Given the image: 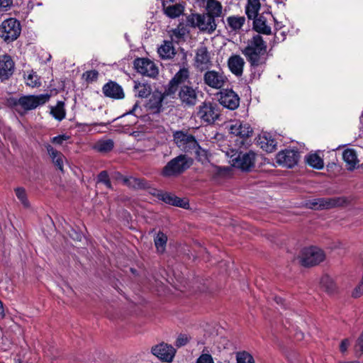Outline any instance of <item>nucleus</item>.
I'll return each instance as SVG.
<instances>
[{"mask_svg": "<svg viewBox=\"0 0 363 363\" xmlns=\"http://www.w3.org/2000/svg\"><path fill=\"white\" fill-rule=\"evenodd\" d=\"M280 35H281V38L279 36L277 33H275V37L274 38L279 42V41H283L284 40V38H285L284 32H281Z\"/></svg>", "mask_w": 363, "mask_h": 363, "instance_id": "nucleus-55", "label": "nucleus"}, {"mask_svg": "<svg viewBox=\"0 0 363 363\" xmlns=\"http://www.w3.org/2000/svg\"><path fill=\"white\" fill-rule=\"evenodd\" d=\"M75 234H76V237H75V238H74V239H76V240H81V238H82V235H81V234H79V233H75Z\"/></svg>", "mask_w": 363, "mask_h": 363, "instance_id": "nucleus-61", "label": "nucleus"}, {"mask_svg": "<svg viewBox=\"0 0 363 363\" xmlns=\"http://www.w3.org/2000/svg\"><path fill=\"white\" fill-rule=\"evenodd\" d=\"M274 301H275L278 304H281V305H283V304H284V299H283L281 297L275 296V297H274Z\"/></svg>", "mask_w": 363, "mask_h": 363, "instance_id": "nucleus-57", "label": "nucleus"}, {"mask_svg": "<svg viewBox=\"0 0 363 363\" xmlns=\"http://www.w3.org/2000/svg\"><path fill=\"white\" fill-rule=\"evenodd\" d=\"M253 19V29L255 31L264 35L271 34V28L267 24V19L264 16H258Z\"/></svg>", "mask_w": 363, "mask_h": 363, "instance_id": "nucleus-28", "label": "nucleus"}, {"mask_svg": "<svg viewBox=\"0 0 363 363\" xmlns=\"http://www.w3.org/2000/svg\"><path fill=\"white\" fill-rule=\"evenodd\" d=\"M82 76L83 78L86 80V82L90 83L97 80L99 72L98 71L93 69L85 72Z\"/></svg>", "mask_w": 363, "mask_h": 363, "instance_id": "nucleus-46", "label": "nucleus"}, {"mask_svg": "<svg viewBox=\"0 0 363 363\" xmlns=\"http://www.w3.org/2000/svg\"><path fill=\"white\" fill-rule=\"evenodd\" d=\"M164 13L169 18H174L179 17L183 12V6L180 4L166 6L163 7Z\"/></svg>", "mask_w": 363, "mask_h": 363, "instance_id": "nucleus-38", "label": "nucleus"}, {"mask_svg": "<svg viewBox=\"0 0 363 363\" xmlns=\"http://www.w3.org/2000/svg\"><path fill=\"white\" fill-rule=\"evenodd\" d=\"M126 114H131L135 116L136 117H139L142 114V108L139 106L138 103L136 102L133 106L132 109L130 110Z\"/></svg>", "mask_w": 363, "mask_h": 363, "instance_id": "nucleus-49", "label": "nucleus"}, {"mask_svg": "<svg viewBox=\"0 0 363 363\" xmlns=\"http://www.w3.org/2000/svg\"><path fill=\"white\" fill-rule=\"evenodd\" d=\"M179 84L177 83H173L172 79H171L165 87L164 91L162 92L164 94V98L166 96H174L178 90Z\"/></svg>", "mask_w": 363, "mask_h": 363, "instance_id": "nucleus-45", "label": "nucleus"}, {"mask_svg": "<svg viewBox=\"0 0 363 363\" xmlns=\"http://www.w3.org/2000/svg\"><path fill=\"white\" fill-rule=\"evenodd\" d=\"M26 84L31 87H36L40 85V81L35 72L31 71L25 78Z\"/></svg>", "mask_w": 363, "mask_h": 363, "instance_id": "nucleus-44", "label": "nucleus"}, {"mask_svg": "<svg viewBox=\"0 0 363 363\" xmlns=\"http://www.w3.org/2000/svg\"><path fill=\"white\" fill-rule=\"evenodd\" d=\"M299 157L300 155L297 150L285 149L278 152L276 161L282 167L292 168L297 164Z\"/></svg>", "mask_w": 363, "mask_h": 363, "instance_id": "nucleus-15", "label": "nucleus"}, {"mask_svg": "<svg viewBox=\"0 0 363 363\" xmlns=\"http://www.w3.org/2000/svg\"><path fill=\"white\" fill-rule=\"evenodd\" d=\"M196 363H214L211 354L203 353L196 360Z\"/></svg>", "mask_w": 363, "mask_h": 363, "instance_id": "nucleus-48", "label": "nucleus"}, {"mask_svg": "<svg viewBox=\"0 0 363 363\" xmlns=\"http://www.w3.org/2000/svg\"><path fill=\"white\" fill-rule=\"evenodd\" d=\"M193 160L186 155H179L172 159L163 167L162 175L164 177H177L189 169Z\"/></svg>", "mask_w": 363, "mask_h": 363, "instance_id": "nucleus-2", "label": "nucleus"}, {"mask_svg": "<svg viewBox=\"0 0 363 363\" xmlns=\"http://www.w3.org/2000/svg\"><path fill=\"white\" fill-rule=\"evenodd\" d=\"M256 154L253 151H237L230 156L232 165L243 172L251 171L255 164Z\"/></svg>", "mask_w": 363, "mask_h": 363, "instance_id": "nucleus-4", "label": "nucleus"}, {"mask_svg": "<svg viewBox=\"0 0 363 363\" xmlns=\"http://www.w3.org/2000/svg\"><path fill=\"white\" fill-rule=\"evenodd\" d=\"M245 64L244 59L238 55H231L228 60L229 69L237 77L242 75Z\"/></svg>", "mask_w": 363, "mask_h": 363, "instance_id": "nucleus-23", "label": "nucleus"}, {"mask_svg": "<svg viewBox=\"0 0 363 363\" xmlns=\"http://www.w3.org/2000/svg\"><path fill=\"white\" fill-rule=\"evenodd\" d=\"M64 102L58 101L57 105L51 108V114L55 119L60 121H62L65 117V111L64 108Z\"/></svg>", "mask_w": 363, "mask_h": 363, "instance_id": "nucleus-41", "label": "nucleus"}, {"mask_svg": "<svg viewBox=\"0 0 363 363\" xmlns=\"http://www.w3.org/2000/svg\"><path fill=\"white\" fill-rule=\"evenodd\" d=\"M154 242L157 250L160 253L164 252L167 242V235L162 232L160 231L155 237Z\"/></svg>", "mask_w": 363, "mask_h": 363, "instance_id": "nucleus-39", "label": "nucleus"}, {"mask_svg": "<svg viewBox=\"0 0 363 363\" xmlns=\"http://www.w3.org/2000/svg\"><path fill=\"white\" fill-rule=\"evenodd\" d=\"M208 14L213 16V18L219 17L222 13V5L217 0H208L206 5Z\"/></svg>", "mask_w": 363, "mask_h": 363, "instance_id": "nucleus-34", "label": "nucleus"}, {"mask_svg": "<svg viewBox=\"0 0 363 363\" xmlns=\"http://www.w3.org/2000/svg\"><path fill=\"white\" fill-rule=\"evenodd\" d=\"M173 138L174 143L182 150L186 152H198L199 145L193 135L177 130L174 133Z\"/></svg>", "mask_w": 363, "mask_h": 363, "instance_id": "nucleus-7", "label": "nucleus"}, {"mask_svg": "<svg viewBox=\"0 0 363 363\" xmlns=\"http://www.w3.org/2000/svg\"><path fill=\"white\" fill-rule=\"evenodd\" d=\"M45 147L50 157L55 166L62 172H64V160L65 156L62 152L55 149L50 144L45 143Z\"/></svg>", "mask_w": 363, "mask_h": 363, "instance_id": "nucleus-22", "label": "nucleus"}, {"mask_svg": "<svg viewBox=\"0 0 363 363\" xmlns=\"http://www.w3.org/2000/svg\"><path fill=\"white\" fill-rule=\"evenodd\" d=\"M15 64L12 58L4 55L0 57V79L1 81L9 79L13 74Z\"/></svg>", "mask_w": 363, "mask_h": 363, "instance_id": "nucleus-18", "label": "nucleus"}, {"mask_svg": "<svg viewBox=\"0 0 363 363\" xmlns=\"http://www.w3.org/2000/svg\"><path fill=\"white\" fill-rule=\"evenodd\" d=\"M157 52L163 60L172 59L176 55L172 42L169 40H164L163 44L158 48Z\"/></svg>", "mask_w": 363, "mask_h": 363, "instance_id": "nucleus-26", "label": "nucleus"}, {"mask_svg": "<svg viewBox=\"0 0 363 363\" xmlns=\"http://www.w3.org/2000/svg\"><path fill=\"white\" fill-rule=\"evenodd\" d=\"M227 77L222 71L208 70L203 74L205 84L211 88L221 89L227 82Z\"/></svg>", "mask_w": 363, "mask_h": 363, "instance_id": "nucleus-16", "label": "nucleus"}, {"mask_svg": "<svg viewBox=\"0 0 363 363\" xmlns=\"http://www.w3.org/2000/svg\"><path fill=\"white\" fill-rule=\"evenodd\" d=\"M98 182L104 183L109 179L108 174L106 171L101 172L98 175Z\"/></svg>", "mask_w": 363, "mask_h": 363, "instance_id": "nucleus-51", "label": "nucleus"}, {"mask_svg": "<svg viewBox=\"0 0 363 363\" xmlns=\"http://www.w3.org/2000/svg\"><path fill=\"white\" fill-rule=\"evenodd\" d=\"M150 189V194H151L152 195L156 196L157 199H158V194H160V193H162V191L161 190H158V189H154V188H148Z\"/></svg>", "mask_w": 363, "mask_h": 363, "instance_id": "nucleus-54", "label": "nucleus"}, {"mask_svg": "<svg viewBox=\"0 0 363 363\" xmlns=\"http://www.w3.org/2000/svg\"><path fill=\"white\" fill-rule=\"evenodd\" d=\"M190 21L194 27L208 33H211L216 28L215 18L208 13L192 15Z\"/></svg>", "mask_w": 363, "mask_h": 363, "instance_id": "nucleus-11", "label": "nucleus"}, {"mask_svg": "<svg viewBox=\"0 0 363 363\" xmlns=\"http://www.w3.org/2000/svg\"><path fill=\"white\" fill-rule=\"evenodd\" d=\"M218 96L219 103L223 107L230 110H235L240 105V97L232 89H223L218 93Z\"/></svg>", "mask_w": 363, "mask_h": 363, "instance_id": "nucleus-17", "label": "nucleus"}, {"mask_svg": "<svg viewBox=\"0 0 363 363\" xmlns=\"http://www.w3.org/2000/svg\"><path fill=\"white\" fill-rule=\"evenodd\" d=\"M227 22L233 30H238L244 25L245 18L243 16H230L227 18Z\"/></svg>", "mask_w": 363, "mask_h": 363, "instance_id": "nucleus-40", "label": "nucleus"}, {"mask_svg": "<svg viewBox=\"0 0 363 363\" xmlns=\"http://www.w3.org/2000/svg\"><path fill=\"white\" fill-rule=\"evenodd\" d=\"M274 21H275V29L276 30H279V29H281L282 27H283V25L281 22H278L275 19H274Z\"/></svg>", "mask_w": 363, "mask_h": 363, "instance_id": "nucleus-58", "label": "nucleus"}, {"mask_svg": "<svg viewBox=\"0 0 363 363\" xmlns=\"http://www.w3.org/2000/svg\"><path fill=\"white\" fill-rule=\"evenodd\" d=\"M5 317V312L4 305L1 301H0V318L3 319Z\"/></svg>", "mask_w": 363, "mask_h": 363, "instance_id": "nucleus-56", "label": "nucleus"}, {"mask_svg": "<svg viewBox=\"0 0 363 363\" xmlns=\"http://www.w3.org/2000/svg\"><path fill=\"white\" fill-rule=\"evenodd\" d=\"M267 50V43L259 34H257L247 40V45L241 52L250 67L255 68L266 64Z\"/></svg>", "mask_w": 363, "mask_h": 363, "instance_id": "nucleus-1", "label": "nucleus"}, {"mask_svg": "<svg viewBox=\"0 0 363 363\" xmlns=\"http://www.w3.org/2000/svg\"><path fill=\"white\" fill-rule=\"evenodd\" d=\"M345 202L342 197L318 198L308 201L306 205L312 209L323 210L342 206Z\"/></svg>", "mask_w": 363, "mask_h": 363, "instance_id": "nucleus-10", "label": "nucleus"}, {"mask_svg": "<svg viewBox=\"0 0 363 363\" xmlns=\"http://www.w3.org/2000/svg\"><path fill=\"white\" fill-rule=\"evenodd\" d=\"M70 137L66 134L59 135L51 138V142L53 144L61 145L63 143L69 140Z\"/></svg>", "mask_w": 363, "mask_h": 363, "instance_id": "nucleus-47", "label": "nucleus"}, {"mask_svg": "<svg viewBox=\"0 0 363 363\" xmlns=\"http://www.w3.org/2000/svg\"><path fill=\"white\" fill-rule=\"evenodd\" d=\"M133 65L136 71L143 76L155 78L159 73L155 62L148 58H137L134 60Z\"/></svg>", "mask_w": 363, "mask_h": 363, "instance_id": "nucleus-12", "label": "nucleus"}, {"mask_svg": "<svg viewBox=\"0 0 363 363\" xmlns=\"http://www.w3.org/2000/svg\"><path fill=\"white\" fill-rule=\"evenodd\" d=\"M236 360L237 363H255L253 357L245 351L238 352Z\"/></svg>", "mask_w": 363, "mask_h": 363, "instance_id": "nucleus-43", "label": "nucleus"}, {"mask_svg": "<svg viewBox=\"0 0 363 363\" xmlns=\"http://www.w3.org/2000/svg\"><path fill=\"white\" fill-rule=\"evenodd\" d=\"M174 0H162V6L164 7V6H167L166 5L167 4L172 3V2H174Z\"/></svg>", "mask_w": 363, "mask_h": 363, "instance_id": "nucleus-60", "label": "nucleus"}, {"mask_svg": "<svg viewBox=\"0 0 363 363\" xmlns=\"http://www.w3.org/2000/svg\"><path fill=\"white\" fill-rule=\"evenodd\" d=\"M12 4V0H0V8L7 9Z\"/></svg>", "mask_w": 363, "mask_h": 363, "instance_id": "nucleus-52", "label": "nucleus"}, {"mask_svg": "<svg viewBox=\"0 0 363 363\" xmlns=\"http://www.w3.org/2000/svg\"><path fill=\"white\" fill-rule=\"evenodd\" d=\"M102 91L106 97L111 99H122L125 96L123 89L121 86L113 81H110L105 84L102 88Z\"/></svg>", "mask_w": 363, "mask_h": 363, "instance_id": "nucleus-19", "label": "nucleus"}, {"mask_svg": "<svg viewBox=\"0 0 363 363\" xmlns=\"http://www.w3.org/2000/svg\"><path fill=\"white\" fill-rule=\"evenodd\" d=\"M164 99V94L161 91H155L146 104V108L152 113H158L162 110V101Z\"/></svg>", "mask_w": 363, "mask_h": 363, "instance_id": "nucleus-20", "label": "nucleus"}, {"mask_svg": "<svg viewBox=\"0 0 363 363\" xmlns=\"http://www.w3.org/2000/svg\"><path fill=\"white\" fill-rule=\"evenodd\" d=\"M260 9V3L259 0H248V3L245 8V13L248 18L252 19L258 16L257 13Z\"/></svg>", "mask_w": 363, "mask_h": 363, "instance_id": "nucleus-35", "label": "nucleus"}, {"mask_svg": "<svg viewBox=\"0 0 363 363\" xmlns=\"http://www.w3.org/2000/svg\"><path fill=\"white\" fill-rule=\"evenodd\" d=\"M103 184H104L107 188L110 189H113L110 179H108L107 182H105Z\"/></svg>", "mask_w": 363, "mask_h": 363, "instance_id": "nucleus-59", "label": "nucleus"}, {"mask_svg": "<svg viewBox=\"0 0 363 363\" xmlns=\"http://www.w3.org/2000/svg\"><path fill=\"white\" fill-rule=\"evenodd\" d=\"M158 199L163 202L172 206L181 207L183 208H187L189 206V203L186 201L171 193L162 191V193L158 194Z\"/></svg>", "mask_w": 363, "mask_h": 363, "instance_id": "nucleus-24", "label": "nucleus"}, {"mask_svg": "<svg viewBox=\"0 0 363 363\" xmlns=\"http://www.w3.org/2000/svg\"><path fill=\"white\" fill-rule=\"evenodd\" d=\"M151 352L160 360L171 362L175 356L176 350L172 345L162 342L152 346Z\"/></svg>", "mask_w": 363, "mask_h": 363, "instance_id": "nucleus-13", "label": "nucleus"}, {"mask_svg": "<svg viewBox=\"0 0 363 363\" xmlns=\"http://www.w3.org/2000/svg\"><path fill=\"white\" fill-rule=\"evenodd\" d=\"M21 32L20 22L13 18L4 21L0 26V37L7 43L16 40Z\"/></svg>", "mask_w": 363, "mask_h": 363, "instance_id": "nucleus-5", "label": "nucleus"}, {"mask_svg": "<svg viewBox=\"0 0 363 363\" xmlns=\"http://www.w3.org/2000/svg\"><path fill=\"white\" fill-rule=\"evenodd\" d=\"M321 288L328 294H332L337 291V286L333 278L325 274L323 275L320 281Z\"/></svg>", "mask_w": 363, "mask_h": 363, "instance_id": "nucleus-33", "label": "nucleus"}, {"mask_svg": "<svg viewBox=\"0 0 363 363\" xmlns=\"http://www.w3.org/2000/svg\"><path fill=\"white\" fill-rule=\"evenodd\" d=\"M15 193H16V197L21 201L22 205L26 208H28L30 206V203L27 199V194L26 193V190L22 187H17L15 189Z\"/></svg>", "mask_w": 363, "mask_h": 363, "instance_id": "nucleus-42", "label": "nucleus"}, {"mask_svg": "<svg viewBox=\"0 0 363 363\" xmlns=\"http://www.w3.org/2000/svg\"><path fill=\"white\" fill-rule=\"evenodd\" d=\"M188 33L189 31L183 25H179L172 30L170 34L171 41L177 44L185 41V37Z\"/></svg>", "mask_w": 363, "mask_h": 363, "instance_id": "nucleus-31", "label": "nucleus"}, {"mask_svg": "<svg viewBox=\"0 0 363 363\" xmlns=\"http://www.w3.org/2000/svg\"><path fill=\"white\" fill-rule=\"evenodd\" d=\"M123 182L128 187L133 189H146L149 188L147 180L133 177H122Z\"/></svg>", "mask_w": 363, "mask_h": 363, "instance_id": "nucleus-25", "label": "nucleus"}, {"mask_svg": "<svg viewBox=\"0 0 363 363\" xmlns=\"http://www.w3.org/2000/svg\"><path fill=\"white\" fill-rule=\"evenodd\" d=\"M114 147V142L112 139H101L93 146V149L98 152L107 153Z\"/></svg>", "mask_w": 363, "mask_h": 363, "instance_id": "nucleus-30", "label": "nucleus"}, {"mask_svg": "<svg viewBox=\"0 0 363 363\" xmlns=\"http://www.w3.org/2000/svg\"><path fill=\"white\" fill-rule=\"evenodd\" d=\"M179 97L186 106H194L197 101L196 90L189 86H183L179 91Z\"/></svg>", "mask_w": 363, "mask_h": 363, "instance_id": "nucleus-21", "label": "nucleus"}, {"mask_svg": "<svg viewBox=\"0 0 363 363\" xmlns=\"http://www.w3.org/2000/svg\"><path fill=\"white\" fill-rule=\"evenodd\" d=\"M230 132L231 134L239 137L240 139L237 140V143H239L240 146H244L246 144L248 145L247 140L252 135L253 130L250 125L246 122L234 121L230 125Z\"/></svg>", "mask_w": 363, "mask_h": 363, "instance_id": "nucleus-9", "label": "nucleus"}, {"mask_svg": "<svg viewBox=\"0 0 363 363\" xmlns=\"http://www.w3.org/2000/svg\"><path fill=\"white\" fill-rule=\"evenodd\" d=\"M342 159L347 165L348 170H353L358 163L356 152L353 149H346L342 152Z\"/></svg>", "mask_w": 363, "mask_h": 363, "instance_id": "nucleus-29", "label": "nucleus"}, {"mask_svg": "<svg viewBox=\"0 0 363 363\" xmlns=\"http://www.w3.org/2000/svg\"><path fill=\"white\" fill-rule=\"evenodd\" d=\"M189 342V338L186 335H179L176 340V346L178 347L184 346Z\"/></svg>", "mask_w": 363, "mask_h": 363, "instance_id": "nucleus-50", "label": "nucleus"}, {"mask_svg": "<svg viewBox=\"0 0 363 363\" xmlns=\"http://www.w3.org/2000/svg\"><path fill=\"white\" fill-rule=\"evenodd\" d=\"M325 258V255L321 249L311 246L302 250L301 263L305 267H312L320 264Z\"/></svg>", "mask_w": 363, "mask_h": 363, "instance_id": "nucleus-8", "label": "nucleus"}, {"mask_svg": "<svg viewBox=\"0 0 363 363\" xmlns=\"http://www.w3.org/2000/svg\"><path fill=\"white\" fill-rule=\"evenodd\" d=\"M50 97L48 94L24 95L19 99L11 98L9 102L14 107L20 106L24 111H28L44 105L49 101Z\"/></svg>", "mask_w": 363, "mask_h": 363, "instance_id": "nucleus-3", "label": "nucleus"}, {"mask_svg": "<svg viewBox=\"0 0 363 363\" xmlns=\"http://www.w3.org/2000/svg\"><path fill=\"white\" fill-rule=\"evenodd\" d=\"M190 72L187 65H184L172 77V82L180 85L185 83L189 78Z\"/></svg>", "mask_w": 363, "mask_h": 363, "instance_id": "nucleus-32", "label": "nucleus"}, {"mask_svg": "<svg viewBox=\"0 0 363 363\" xmlns=\"http://www.w3.org/2000/svg\"><path fill=\"white\" fill-rule=\"evenodd\" d=\"M349 346V341L347 340H343L341 342L340 349L342 352H345Z\"/></svg>", "mask_w": 363, "mask_h": 363, "instance_id": "nucleus-53", "label": "nucleus"}, {"mask_svg": "<svg viewBox=\"0 0 363 363\" xmlns=\"http://www.w3.org/2000/svg\"><path fill=\"white\" fill-rule=\"evenodd\" d=\"M220 116V110L216 103L204 101L198 106L196 117L202 123L207 124L213 123Z\"/></svg>", "mask_w": 363, "mask_h": 363, "instance_id": "nucleus-6", "label": "nucleus"}, {"mask_svg": "<svg viewBox=\"0 0 363 363\" xmlns=\"http://www.w3.org/2000/svg\"><path fill=\"white\" fill-rule=\"evenodd\" d=\"M133 91L135 96L144 99L151 94L152 87L148 83L134 81Z\"/></svg>", "mask_w": 363, "mask_h": 363, "instance_id": "nucleus-27", "label": "nucleus"}, {"mask_svg": "<svg viewBox=\"0 0 363 363\" xmlns=\"http://www.w3.org/2000/svg\"><path fill=\"white\" fill-rule=\"evenodd\" d=\"M306 162L309 166L316 169H322L324 167L323 160L316 153L306 156Z\"/></svg>", "mask_w": 363, "mask_h": 363, "instance_id": "nucleus-36", "label": "nucleus"}, {"mask_svg": "<svg viewBox=\"0 0 363 363\" xmlns=\"http://www.w3.org/2000/svg\"><path fill=\"white\" fill-rule=\"evenodd\" d=\"M212 65L210 52L205 45H201L195 51L194 66L198 69L203 71L208 69Z\"/></svg>", "mask_w": 363, "mask_h": 363, "instance_id": "nucleus-14", "label": "nucleus"}, {"mask_svg": "<svg viewBox=\"0 0 363 363\" xmlns=\"http://www.w3.org/2000/svg\"><path fill=\"white\" fill-rule=\"evenodd\" d=\"M259 143L261 147L268 152H273L277 146V142L275 140L271 138V137L262 136L259 138Z\"/></svg>", "mask_w": 363, "mask_h": 363, "instance_id": "nucleus-37", "label": "nucleus"}]
</instances>
